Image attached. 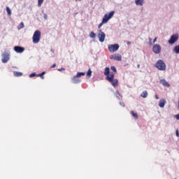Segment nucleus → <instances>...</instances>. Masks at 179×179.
<instances>
[{"label": "nucleus", "instance_id": "b1692460", "mask_svg": "<svg viewBox=\"0 0 179 179\" xmlns=\"http://www.w3.org/2000/svg\"><path fill=\"white\" fill-rule=\"evenodd\" d=\"M174 51L176 54H179V45H176L175 48H174Z\"/></svg>", "mask_w": 179, "mask_h": 179}, {"label": "nucleus", "instance_id": "f03ea898", "mask_svg": "<svg viewBox=\"0 0 179 179\" xmlns=\"http://www.w3.org/2000/svg\"><path fill=\"white\" fill-rule=\"evenodd\" d=\"M155 68L159 71H166V63L162 59L158 60L155 64Z\"/></svg>", "mask_w": 179, "mask_h": 179}, {"label": "nucleus", "instance_id": "20e7f679", "mask_svg": "<svg viewBox=\"0 0 179 179\" xmlns=\"http://www.w3.org/2000/svg\"><path fill=\"white\" fill-rule=\"evenodd\" d=\"M114 11H110L108 14H106L102 20L103 23H107L114 16Z\"/></svg>", "mask_w": 179, "mask_h": 179}, {"label": "nucleus", "instance_id": "f257e3e1", "mask_svg": "<svg viewBox=\"0 0 179 179\" xmlns=\"http://www.w3.org/2000/svg\"><path fill=\"white\" fill-rule=\"evenodd\" d=\"M103 73L105 76H106V80L111 83L113 87H117V86H118V79H114V76H115V74L113 72L110 73V68L106 67Z\"/></svg>", "mask_w": 179, "mask_h": 179}, {"label": "nucleus", "instance_id": "58836bf2", "mask_svg": "<svg viewBox=\"0 0 179 179\" xmlns=\"http://www.w3.org/2000/svg\"><path fill=\"white\" fill-rule=\"evenodd\" d=\"M149 41H152V38H148Z\"/></svg>", "mask_w": 179, "mask_h": 179}, {"label": "nucleus", "instance_id": "4c0bfd02", "mask_svg": "<svg viewBox=\"0 0 179 179\" xmlns=\"http://www.w3.org/2000/svg\"><path fill=\"white\" fill-rule=\"evenodd\" d=\"M127 45H131V42H130V41H128V42L127 43Z\"/></svg>", "mask_w": 179, "mask_h": 179}, {"label": "nucleus", "instance_id": "c85d7f7f", "mask_svg": "<svg viewBox=\"0 0 179 179\" xmlns=\"http://www.w3.org/2000/svg\"><path fill=\"white\" fill-rule=\"evenodd\" d=\"M34 76H37V74H36V73H32L29 75V78H34Z\"/></svg>", "mask_w": 179, "mask_h": 179}, {"label": "nucleus", "instance_id": "ddd939ff", "mask_svg": "<svg viewBox=\"0 0 179 179\" xmlns=\"http://www.w3.org/2000/svg\"><path fill=\"white\" fill-rule=\"evenodd\" d=\"M73 83H80V80L78 79L76 76H74L72 78Z\"/></svg>", "mask_w": 179, "mask_h": 179}, {"label": "nucleus", "instance_id": "f3484780", "mask_svg": "<svg viewBox=\"0 0 179 179\" xmlns=\"http://www.w3.org/2000/svg\"><path fill=\"white\" fill-rule=\"evenodd\" d=\"M135 3L136 5H140V6H142V5H143V0H136Z\"/></svg>", "mask_w": 179, "mask_h": 179}, {"label": "nucleus", "instance_id": "79ce46f5", "mask_svg": "<svg viewBox=\"0 0 179 179\" xmlns=\"http://www.w3.org/2000/svg\"><path fill=\"white\" fill-rule=\"evenodd\" d=\"M138 68H139V65H138Z\"/></svg>", "mask_w": 179, "mask_h": 179}, {"label": "nucleus", "instance_id": "2f4dec72", "mask_svg": "<svg viewBox=\"0 0 179 179\" xmlns=\"http://www.w3.org/2000/svg\"><path fill=\"white\" fill-rule=\"evenodd\" d=\"M176 136L178 138V137H179V131H178V129L176 130Z\"/></svg>", "mask_w": 179, "mask_h": 179}, {"label": "nucleus", "instance_id": "7ed1b4c3", "mask_svg": "<svg viewBox=\"0 0 179 179\" xmlns=\"http://www.w3.org/2000/svg\"><path fill=\"white\" fill-rule=\"evenodd\" d=\"M40 38H41V32L38 30L35 31L32 37L33 43L37 44L40 42Z\"/></svg>", "mask_w": 179, "mask_h": 179}, {"label": "nucleus", "instance_id": "72a5a7b5", "mask_svg": "<svg viewBox=\"0 0 179 179\" xmlns=\"http://www.w3.org/2000/svg\"><path fill=\"white\" fill-rule=\"evenodd\" d=\"M175 117L176 118V120H179V113L175 115Z\"/></svg>", "mask_w": 179, "mask_h": 179}, {"label": "nucleus", "instance_id": "ea45409f", "mask_svg": "<svg viewBox=\"0 0 179 179\" xmlns=\"http://www.w3.org/2000/svg\"><path fill=\"white\" fill-rule=\"evenodd\" d=\"M152 41H150V45H152Z\"/></svg>", "mask_w": 179, "mask_h": 179}, {"label": "nucleus", "instance_id": "412c9836", "mask_svg": "<svg viewBox=\"0 0 179 179\" xmlns=\"http://www.w3.org/2000/svg\"><path fill=\"white\" fill-rule=\"evenodd\" d=\"M90 38H96V34L94 31H91L90 34Z\"/></svg>", "mask_w": 179, "mask_h": 179}, {"label": "nucleus", "instance_id": "cd10ccee", "mask_svg": "<svg viewBox=\"0 0 179 179\" xmlns=\"http://www.w3.org/2000/svg\"><path fill=\"white\" fill-rule=\"evenodd\" d=\"M110 69H111V71H113V72H117V69H116L115 66H112L110 67Z\"/></svg>", "mask_w": 179, "mask_h": 179}, {"label": "nucleus", "instance_id": "9b49d317", "mask_svg": "<svg viewBox=\"0 0 179 179\" xmlns=\"http://www.w3.org/2000/svg\"><path fill=\"white\" fill-rule=\"evenodd\" d=\"M14 50L15 51V52H17L18 54H22V52L24 51V48L21 46H15Z\"/></svg>", "mask_w": 179, "mask_h": 179}, {"label": "nucleus", "instance_id": "c9c22d12", "mask_svg": "<svg viewBox=\"0 0 179 179\" xmlns=\"http://www.w3.org/2000/svg\"><path fill=\"white\" fill-rule=\"evenodd\" d=\"M57 66V64H54L52 66H50L51 69L55 68Z\"/></svg>", "mask_w": 179, "mask_h": 179}, {"label": "nucleus", "instance_id": "f8f14e48", "mask_svg": "<svg viewBox=\"0 0 179 179\" xmlns=\"http://www.w3.org/2000/svg\"><path fill=\"white\" fill-rule=\"evenodd\" d=\"M159 83L165 87H170V84L166 80H160Z\"/></svg>", "mask_w": 179, "mask_h": 179}, {"label": "nucleus", "instance_id": "9d476101", "mask_svg": "<svg viewBox=\"0 0 179 179\" xmlns=\"http://www.w3.org/2000/svg\"><path fill=\"white\" fill-rule=\"evenodd\" d=\"M110 59H115V61H121L122 59V56L121 55H112L110 56Z\"/></svg>", "mask_w": 179, "mask_h": 179}, {"label": "nucleus", "instance_id": "4be33fe9", "mask_svg": "<svg viewBox=\"0 0 179 179\" xmlns=\"http://www.w3.org/2000/svg\"><path fill=\"white\" fill-rule=\"evenodd\" d=\"M131 114L132 115V116L136 118V120H138V113H135V112H134V110L131 111Z\"/></svg>", "mask_w": 179, "mask_h": 179}, {"label": "nucleus", "instance_id": "e433bc0d", "mask_svg": "<svg viewBox=\"0 0 179 179\" xmlns=\"http://www.w3.org/2000/svg\"><path fill=\"white\" fill-rule=\"evenodd\" d=\"M155 99H156L157 100H159V96H158L157 94H155Z\"/></svg>", "mask_w": 179, "mask_h": 179}, {"label": "nucleus", "instance_id": "f704fd0d", "mask_svg": "<svg viewBox=\"0 0 179 179\" xmlns=\"http://www.w3.org/2000/svg\"><path fill=\"white\" fill-rule=\"evenodd\" d=\"M58 71H59V72H61L62 71H65V69L61 68V69H59Z\"/></svg>", "mask_w": 179, "mask_h": 179}, {"label": "nucleus", "instance_id": "39448f33", "mask_svg": "<svg viewBox=\"0 0 179 179\" xmlns=\"http://www.w3.org/2000/svg\"><path fill=\"white\" fill-rule=\"evenodd\" d=\"M108 51H110V52H115V51H118V49L120 48V45H118V43L108 45Z\"/></svg>", "mask_w": 179, "mask_h": 179}, {"label": "nucleus", "instance_id": "a878e982", "mask_svg": "<svg viewBox=\"0 0 179 179\" xmlns=\"http://www.w3.org/2000/svg\"><path fill=\"white\" fill-rule=\"evenodd\" d=\"M43 2H44V0H38V6H41V5H43Z\"/></svg>", "mask_w": 179, "mask_h": 179}, {"label": "nucleus", "instance_id": "dca6fc26", "mask_svg": "<svg viewBox=\"0 0 179 179\" xmlns=\"http://www.w3.org/2000/svg\"><path fill=\"white\" fill-rule=\"evenodd\" d=\"M141 96L143 97V99H146V97H148V91L146 90L143 91L141 93Z\"/></svg>", "mask_w": 179, "mask_h": 179}, {"label": "nucleus", "instance_id": "a19ab883", "mask_svg": "<svg viewBox=\"0 0 179 179\" xmlns=\"http://www.w3.org/2000/svg\"><path fill=\"white\" fill-rule=\"evenodd\" d=\"M76 1H82V0H76Z\"/></svg>", "mask_w": 179, "mask_h": 179}, {"label": "nucleus", "instance_id": "0eeeda50", "mask_svg": "<svg viewBox=\"0 0 179 179\" xmlns=\"http://www.w3.org/2000/svg\"><path fill=\"white\" fill-rule=\"evenodd\" d=\"M98 38L101 43H103L104 40L106 39V34L101 30H99L98 33Z\"/></svg>", "mask_w": 179, "mask_h": 179}, {"label": "nucleus", "instance_id": "6e6552de", "mask_svg": "<svg viewBox=\"0 0 179 179\" xmlns=\"http://www.w3.org/2000/svg\"><path fill=\"white\" fill-rule=\"evenodd\" d=\"M152 50L155 54H160L162 52V46L159 44H155L153 45Z\"/></svg>", "mask_w": 179, "mask_h": 179}, {"label": "nucleus", "instance_id": "473e14b6", "mask_svg": "<svg viewBox=\"0 0 179 179\" xmlns=\"http://www.w3.org/2000/svg\"><path fill=\"white\" fill-rule=\"evenodd\" d=\"M157 41V37H155V39L153 40V44Z\"/></svg>", "mask_w": 179, "mask_h": 179}, {"label": "nucleus", "instance_id": "4468645a", "mask_svg": "<svg viewBox=\"0 0 179 179\" xmlns=\"http://www.w3.org/2000/svg\"><path fill=\"white\" fill-rule=\"evenodd\" d=\"M13 75H14V76H16L17 78H19L20 76H23V73L19 72V71H14Z\"/></svg>", "mask_w": 179, "mask_h": 179}, {"label": "nucleus", "instance_id": "1a4fd4ad", "mask_svg": "<svg viewBox=\"0 0 179 179\" xmlns=\"http://www.w3.org/2000/svg\"><path fill=\"white\" fill-rule=\"evenodd\" d=\"M2 62L3 64H6V62H8V61H9V53H8V52H4L2 55Z\"/></svg>", "mask_w": 179, "mask_h": 179}, {"label": "nucleus", "instance_id": "423d86ee", "mask_svg": "<svg viewBox=\"0 0 179 179\" xmlns=\"http://www.w3.org/2000/svg\"><path fill=\"white\" fill-rule=\"evenodd\" d=\"M178 40V34H173L170 39L168 41L169 44H174Z\"/></svg>", "mask_w": 179, "mask_h": 179}, {"label": "nucleus", "instance_id": "c756f323", "mask_svg": "<svg viewBox=\"0 0 179 179\" xmlns=\"http://www.w3.org/2000/svg\"><path fill=\"white\" fill-rule=\"evenodd\" d=\"M105 23L103 22V21L99 24L98 26V29H101V26H103V24H104Z\"/></svg>", "mask_w": 179, "mask_h": 179}, {"label": "nucleus", "instance_id": "bb28decb", "mask_svg": "<svg viewBox=\"0 0 179 179\" xmlns=\"http://www.w3.org/2000/svg\"><path fill=\"white\" fill-rule=\"evenodd\" d=\"M116 97H117V99H120V97H122V96H121V94H120V92H118V91H116Z\"/></svg>", "mask_w": 179, "mask_h": 179}, {"label": "nucleus", "instance_id": "a211bd4d", "mask_svg": "<svg viewBox=\"0 0 179 179\" xmlns=\"http://www.w3.org/2000/svg\"><path fill=\"white\" fill-rule=\"evenodd\" d=\"M45 73V71H43L41 73L37 74L36 76L38 78H41V79H44V74Z\"/></svg>", "mask_w": 179, "mask_h": 179}, {"label": "nucleus", "instance_id": "5701e85b", "mask_svg": "<svg viewBox=\"0 0 179 179\" xmlns=\"http://www.w3.org/2000/svg\"><path fill=\"white\" fill-rule=\"evenodd\" d=\"M6 12L8 13V16H10V15H12V11L10 10V8H9V7H6Z\"/></svg>", "mask_w": 179, "mask_h": 179}, {"label": "nucleus", "instance_id": "2eb2a0df", "mask_svg": "<svg viewBox=\"0 0 179 179\" xmlns=\"http://www.w3.org/2000/svg\"><path fill=\"white\" fill-rule=\"evenodd\" d=\"M165 104H166V101H164V100H161L159 102V107H161V108H164Z\"/></svg>", "mask_w": 179, "mask_h": 179}, {"label": "nucleus", "instance_id": "393cba45", "mask_svg": "<svg viewBox=\"0 0 179 179\" xmlns=\"http://www.w3.org/2000/svg\"><path fill=\"white\" fill-rule=\"evenodd\" d=\"M87 76H88V78H90L92 76V70L90 69H89L87 73Z\"/></svg>", "mask_w": 179, "mask_h": 179}, {"label": "nucleus", "instance_id": "7c9ffc66", "mask_svg": "<svg viewBox=\"0 0 179 179\" xmlns=\"http://www.w3.org/2000/svg\"><path fill=\"white\" fill-rule=\"evenodd\" d=\"M120 104L122 107H125V103L124 102H120Z\"/></svg>", "mask_w": 179, "mask_h": 179}, {"label": "nucleus", "instance_id": "6ab92c4d", "mask_svg": "<svg viewBox=\"0 0 179 179\" xmlns=\"http://www.w3.org/2000/svg\"><path fill=\"white\" fill-rule=\"evenodd\" d=\"M85 75H86V73L85 72H78L76 76L78 78H80V76H85Z\"/></svg>", "mask_w": 179, "mask_h": 179}, {"label": "nucleus", "instance_id": "aec40b11", "mask_svg": "<svg viewBox=\"0 0 179 179\" xmlns=\"http://www.w3.org/2000/svg\"><path fill=\"white\" fill-rule=\"evenodd\" d=\"M23 27H24V23L21 22V23H20V24L18 25L17 29H18V30H20V29H23Z\"/></svg>", "mask_w": 179, "mask_h": 179}]
</instances>
